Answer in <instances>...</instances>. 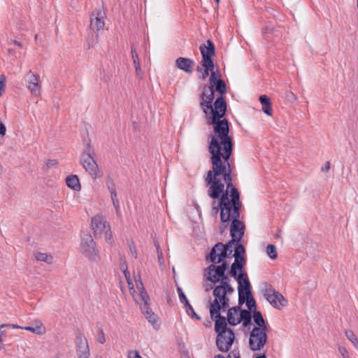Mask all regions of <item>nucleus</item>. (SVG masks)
I'll return each instance as SVG.
<instances>
[{
	"mask_svg": "<svg viewBox=\"0 0 358 358\" xmlns=\"http://www.w3.org/2000/svg\"><path fill=\"white\" fill-rule=\"evenodd\" d=\"M208 123L213 125L215 132L208 147L212 169L216 176L222 174L224 178L228 177L229 170H231L229 159L233 150L232 138L229 135V122L225 118L215 120L210 118Z\"/></svg>",
	"mask_w": 358,
	"mask_h": 358,
	"instance_id": "obj_1",
	"label": "nucleus"
},
{
	"mask_svg": "<svg viewBox=\"0 0 358 358\" xmlns=\"http://www.w3.org/2000/svg\"><path fill=\"white\" fill-rule=\"evenodd\" d=\"M205 182L210 185L208 189V195L210 197L215 199L221 196L218 203L216 201L212 203L213 213L217 215L220 210L221 221H229L233 209L231 191L238 190L232 183L231 170H229L228 177L224 178L222 174L216 176L212 169L207 172Z\"/></svg>",
	"mask_w": 358,
	"mask_h": 358,
	"instance_id": "obj_2",
	"label": "nucleus"
},
{
	"mask_svg": "<svg viewBox=\"0 0 358 358\" xmlns=\"http://www.w3.org/2000/svg\"><path fill=\"white\" fill-rule=\"evenodd\" d=\"M234 292V289L229 283L221 282L220 285L216 286L213 292L215 297L210 306V314L211 319L218 318L221 315V310H225L229 306V296Z\"/></svg>",
	"mask_w": 358,
	"mask_h": 358,
	"instance_id": "obj_3",
	"label": "nucleus"
},
{
	"mask_svg": "<svg viewBox=\"0 0 358 358\" xmlns=\"http://www.w3.org/2000/svg\"><path fill=\"white\" fill-rule=\"evenodd\" d=\"M215 320V331L217 333L216 345L221 352H227L231 348L234 338V331L227 327V319L222 315Z\"/></svg>",
	"mask_w": 358,
	"mask_h": 358,
	"instance_id": "obj_4",
	"label": "nucleus"
},
{
	"mask_svg": "<svg viewBox=\"0 0 358 358\" xmlns=\"http://www.w3.org/2000/svg\"><path fill=\"white\" fill-rule=\"evenodd\" d=\"M231 197H232L233 209L230 218V220H232L230 227V235L231 238L241 241L244 235L245 225L243 222L238 220L240 217V209L242 206L238 191L232 189Z\"/></svg>",
	"mask_w": 358,
	"mask_h": 358,
	"instance_id": "obj_5",
	"label": "nucleus"
},
{
	"mask_svg": "<svg viewBox=\"0 0 358 358\" xmlns=\"http://www.w3.org/2000/svg\"><path fill=\"white\" fill-rule=\"evenodd\" d=\"M79 250L90 261L97 262L99 259V251L96 248V243L89 234L82 235Z\"/></svg>",
	"mask_w": 358,
	"mask_h": 358,
	"instance_id": "obj_6",
	"label": "nucleus"
},
{
	"mask_svg": "<svg viewBox=\"0 0 358 358\" xmlns=\"http://www.w3.org/2000/svg\"><path fill=\"white\" fill-rule=\"evenodd\" d=\"M268 329L253 328L250 334L249 348L252 351H260L268 342L267 331Z\"/></svg>",
	"mask_w": 358,
	"mask_h": 358,
	"instance_id": "obj_7",
	"label": "nucleus"
},
{
	"mask_svg": "<svg viewBox=\"0 0 358 358\" xmlns=\"http://www.w3.org/2000/svg\"><path fill=\"white\" fill-rule=\"evenodd\" d=\"M213 263L208 267L207 279L214 284L220 281L229 283L230 280L225 274L227 268L226 262H221L219 266Z\"/></svg>",
	"mask_w": 358,
	"mask_h": 358,
	"instance_id": "obj_8",
	"label": "nucleus"
},
{
	"mask_svg": "<svg viewBox=\"0 0 358 358\" xmlns=\"http://www.w3.org/2000/svg\"><path fill=\"white\" fill-rule=\"evenodd\" d=\"M264 296L270 304L275 308L280 309L287 303V300L278 292L275 291L271 285H268L264 291Z\"/></svg>",
	"mask_w": 358,
	"mask_h": 358,
	"instance_id": "obj_9",
	"label": "nucleus"
},
{
	"mask_svg": "<svg viewBox=\"0 0 358 358\" xmlns=\"http://www.w3.org/2000/svg\"><path fill=\"white\" fill-rule=\"evenodd\" d=\"M26 86L34 96H40L41 94V85L39 84V76L29 71L24 76Z\"/></svg>",
	"mask_w": 358,
	"mask_h": 358,
	"instance_id": "obj_10",
	"label": "nucleus"
},
{
	"mask_svg": "<svg viewBox=\"0 0 358 358\" xmlns=\"http://www.w3.org/2000/svg\"><path fill=\"white\" fill-rule=\"evenodd\" d=\"M76 353L78 358H89L90 348L87 340L81 331L76 334Z\"/></svg>",
	"mask_w": 358,
	"mask_h": 358,
	"instance_id": "obj_11",
	"label": "nucleus"
},
{
	"mask_svg": "<svg viewBox=\"0 0 358 358\" xmlns=\"http://www.w3.org/2000/svg\"><path fill=\"white\" fill-rule=\"evenodd\" d=\"M227 111V103L224 100L222 96H218L213 106L211 105V108L208 109V113L211 115L210 118H213L215 120L217 118H222Z\"/></svg>",
	"mask_w": 358,
	"mask_h": 358,
	"instance_id": "obj_12",
	"label": "nucleus"
},
{
	"mask_svg": "<svg viewBox=\"0 0 358 358\" xmlns=\"http://www.w3.org/2000/svg\"><path fill=\"white\" fill-rule=\"evenodd\" d=\"M228 255L227 249L224 248V244L220 242L216 243L212 248L209 255L210 261L213 264H220L224 262L225 258Z\"/></svg>",
	"mask_w": 358,
	"mask_h": 358,
	"instance_id": "obj_13",
	"label": "nucleus"
},
{
	"mask_svg": "<svg viewBox=\"0 0 358 358\" xmlns=\"http://www.w3.org/2000/svg\"><path fill=\"white\" fill-rule=\"evenodd\" d=\"M200 98L201 99L200 106L203 109V112L207 115L208 114V109L211 108L212 102L214 99V89H212V87L205 85Z\"/></svg>",
	"mask_w": 358,
	"mask_h": 358,
	"instance_id": "obj_14",
	"label": "nucleus"
},
{
	"mask_svg": "<svg viewBox=\"0 0 358 358\" xmlns=\"http://www.w3.org/2000/svg\"><path fill=\"white\" fill-rule=\"evenodd\" d=\"M80 164L93 179L99 177V169L94 157L80 158Z\"/></svg>",
	"mask_w": 358,
	"mask_h": 358,
	"instance_id": "obj_15",
	"label": "nucleus"
},
{
	"mask_svg": "<svg viewBox=\"0 0 358 358\" xmlns=\"http://www.w3.org/2000/svg\"><path fill=\"white\" fill-rule=\"evenodd\" d=\"M199 49L202 55V62L208 66L213 63L211 59L212 56L215 55L213 43L210 40H207L206 44H201Z\"/></svg>",
	"mask_w": 358,
	"mask_h": 358,
	"instance_id": "obj_16",
	"label": "nucleus"
},
{
	"mask_svg": "<svg viewBox=\"0 0 358 358\" xmlns=\"http://www.w3.org/2000/svg\"><path fill=\"white\" fill-rule=\"evenodd\" d=\"M91 226L95 234H102L104 231H108L110 227L105 217L101 215L94 217L92 220Z\"/></svg>",
	"mask_w": 358,
	"mask_h": 358,
	"instance_id": "obj_17",
	"label": "nucleus"
},
{
	"mask_svg": "<svg viewBox=\"0 0 358 358\" xmlns=\"http://www.w3.org/2000/svg\"><path fill=\"white\" fill-rule=\"evenodd\" d=\"M233 277L238 282V289H241L244 292H246L247 295H250L251 285L249 281L247 273L245 271H241V273H236V275Z\"/></svg>",
	"mask_w": 358,
	"mask_h": 358,
	"instance_id": "obj_18",
	"label": "nucleus"
},
{
	"mask_svg": "<svg viewBox=\"0 0 358 358\" xmlns=\"http://www.w3.org/2000/svg\"><path fill=\"white\" fill-rule=\"evenodd\" d=\"M209 82L210 85L208 86L212 87V89L218 92L220 96L226 93V84L222 79L217 78V75L215 72H212Z\"/></svg>",
	"mask_w": 358,
	"mask_h": 358,
	"instance_id": "obj_19",
	"label": "nucleus"
},
{
	"mask_svg": "<svg viewBox=\"0 0 358 358\" xmlns=\"http://www.w3.org/2000/svg\"><path fill=\"white\" fill-rule=\"evenodd\" d=\"M104 25L103 16L100 10L96 13V15L93 13L91 15L90 27L92 31L97 32V35L103 29Z\"/></svg>",
	"mask_w": 358,
	"mask_h": 358,
	"instance_id": "obj_20",
	"label": "nucleus"
},
{
	"mask_svg": "<svg viewBox=\"0 0 358 358\" xmlns=\"http://www.w3.org/2000/svg\"><path fill=\"white\" fill-rule=\"evenodd\" d=\"M135 282L136 284V287L139 290V294H136L134 295V299L137 303H141L142 302L149 301L150 298L148 295L145 289L143 287V284L141 280V276H138V280L136 279V276H135Z\"/></svg>",
	"mask_w": 358,
	"mask_h": 358,
	"instance_id": "obj_21",
	"label": "nucleus"
},
{
	"mask_svg": "<svg viewBox=\"0 0 358 358\" xmlns=\"http://www.w3.org/2000/svg\"><path fill=\"white\" fill-rule=\"evenodd\" d=\"M234 262L231 266L229 274L231 276H236V273H241L243 271V267L246 264V259L244 256H234Z\"/></svg>",
	"mask_w": 358,
	"mask_h": 358,
	"instance_id": "obj_22",
	"label": "nucleus"
},
{
	"mask_svg": "<svg viewBox=\"0 0 358 358\" xmlns=\"http://www.w3.org/2000/svg\"><path fill=\"white\" fill-rule=\"evenodd\" d=\"M141 306V310L145 315L146 319L150 322L155 328L159 327L158 324V317L155 315L148 306V301L142 302L139 303Z\"/></svg>",
	"mask_w": 358,
	"mask_h": 358,
	"instance_id": "obj_23",
	"label": "nucleus"
},
{
	"mask_svg": "<svg viewBox=\"0 0 358 358\" xmlns=\"http://www.w3.org/2000/svg\"><path fill=\"white\" fill-rule=\"evenodd\" d=\"M176 66L187 73H192L194 62L189 58L179 57L176 60Z\"/></svg>",
	"mask_w": 358,
	"mask_h": 358,
	"instance_id": "obj_24",
	"label": "nucleus"
},
{
	"mask_svg": "<svg viewBox=\"0 0 358 358\" xmlns=\"http://www.w3.org/2000/svg\"><path fill=\"white\" fill-rule=\"evenodd\" d=\"M239 312L240 307L238 306H235L228 310L227 322L230 325L235 326L240 323V320L238 319Z\"/></svg>",
	"mask_w": 358,
	"mask_h": 358,
	"instance_id": "obj_25",
	"label": "nucleus"
},
{
	"mask_svg": "<svg viewBox=\"0 0 358 358\" xmlns=\"http://www.w3.org/2000/svg\"><path fill=\"white\" fill-rule=\"evenodd\" d=\"M66 185L71 189L79 192L81 189V185L78 177L76 175L69 176L66 178Z\"/></svg>",
	"mask_w": 358,
	"mask_h": 358,
	"instance_id": "obj_26",
	"label": "nucleus"
},
{
	"mask_svg": "<svg viewBox=\"0 0 358 358\" xmlns=\"http://www.w3.org/2000/svg\"><path fill=\"white\" fill-rule=\"evenodd\" d=\"M108 189L110 194L111 200L113 201V206L116 210V213L118 214L120 211V203L117 199V192L115 184L113 182L108 183Z\"/></svg>",
	"mask_w": 358,
	"mask_h": 358,
	"instance_id": "obj_27",
	"label": "nucleus"
},
{
	"mask_svg": "<svg viewBox=\"0 0 358 358\" xmlns=\"http://www.w3.org/2000/svg\"><path fill=\"white\" fill-rule=\"evenodd\" d=\"M259 101L262 105V110L266 115L271 116L273 113L270 99L266 95H262L259 96Z\"/></svg>",
	"mask_w": 358,
	"mask_h": 358,
	"instance_id": "obj_28",
	"label": "nucleus"
},
{
	"mask_svg": "<svg viewBox=\"0 0 358 358\" xmlns=\"http://www.w3.org/2000/svg\"><path fill=\"white\" fill-rule=\"evenodd\" d=\"M131 57L135 67L136 74L138 78H142L143 72L141 68L138 55L136 51V49L134 47L131 48Z\"/></svg>",
	"mask_w": 358,
	"mask_h": 358,
	"instance_id": "obj_29",
	"label": "nucleus"
},
{
	"mask_svg": "<svg viewBox=\"0 0 358 358\" xmlns=\"http://www.w3.org/2000/svg\"><path fill=\"white\" fill-rule=\"evenodd\" d=\"M253 320L257 325L254 328H262L264 329H268L266 323L263 318L262 313L259 311L255 310L253 313Z\"/></svg>",
	"mask_w": 358,
	"mask_h": 358,
	"instance_id": "obj_30",
	"label": "nucleus"
},
{
	"mask_svg": "<svg viewBox=\"0 0 358 358\" xmlns=\"http://www.w3.org/2000/svg\"><path fill=\"white\" fill-rule=\"evenodd\" d=\"M201 64H202V67L198 66L197 71L201 72V76L200 78L202 80H205L207 78V76L209 75V72H210V74L212 73V72H215L214 71V64L213 63H212L209 66L207 64L205 65V63H203V62H202Z\"/></svg>",
	"mask_w": 358,
	"mask_h": 358,
	"instance_id": "obj_31",
	"label": "nucleus"
},
{
	"mask_svg": "<svg viewBox=\"0 0 358 358\" xmlns=\"http://www.w3.org/2000/svg\"><path fill=\"white\" fill-rule=\"evenodd\" d=\"M238 319L240 322L243 321V325L248 327L251 322V313L248 310H241L240 308Z\"/></svg>",
	"mask_w": 358,
	"mask_h": 358,
	"instance_id": "obj_32",
	"label": "nucleus"
},
{
	"mask_svg": "<svg viewBox=\"0 0 358 358\" xmlns=\"http://www.w3.org/2000/svg\"><path fill=\"white\" fill-rule=\"evenodd\" d=\"M22 329L31 331L38 335H42L45 332V329L40 321L36 322L35 327L27 326L22 327Z\"/></svg>",
	"mask_w": 358,
	"mask_h": 358,
	"instance_id": "obj_33",
	"label": "nucleus"
},
{
	"mask_svg": "<svg viewBox=\"0 0 358 358\" xmlns=\"http://www.w3.org/2000/svg\"><path fill=\"white\" fill-rule=\"evenodd\" d=\"M34 257L36 260L46 262L47 264H51L53 260V257L50 255H47L43 252H36L34 254Z\"/></svg>",
	"mask_w": 358,
	"mask_h": 358,
	"instance_id": "obj_34",
	"label": "nucleus"
},
{
	"mask_svg": "<svg viewBox=\"0 0 358 358\" xmlns=\"http://www.w3.org/2000/svg\"><path fill=\"white\" fill-rule=\"evenodd\" d=\"M94 155H95V152H94V148L90 144H87L85 147L84 152L81 155L80 158H86V157H94Z\"/></svg>",
	"mask_w": 358,
	"mask_h": 358,
	"instance_id": "obj_35",
	"label": "nucleus"
},
{
	"mask_svg": "<svg viewBox=\"0 0 358 358\" xmlns=\"http://www.w3.org/2000/svg\"><path fill=\"white\" fill-rule=\"evenodd\" d=\"M266 253L268 257L272 259H275L277 258L278 254L276 251V248L274 245H268L266 247Z\"/></svg>",
	"mask_w": 358,
	"mask_h": 358,
	"instance_id": "obj_36",
	"label": "nucleus"
},
{
	"mask_svg": "<svg viewBox=\"0 0 358 358\" xmlns=\"http://www.w3.org/2000/svg\"><path fill=\"white\" fill-rule=\"evenodd\" d=\"M239 241H236V238H231V240L228 241L226 244H224V248L227 249V253L230 255L233 252V248L235 245V243H239Z\"/></svg>",
	"mask_w": 358,
	"mask_h": 358,
	"instance_id": "obj_37",
	"label": "nucleus"
},
{
	"mask_svg": "<svg viewBox=\"0 0 358 358\" xmlns=\"http://www.w3.org/2000/svg\"><path fill=\"white\" fill-rule=\"evenodd\" d=\"M347 338L353 343L354 346L358 349V340L355 334L351 330L345 331Z\"/></svg>",
	"mask_w": 358,
	"mask_h": 358,
	"instance_id": "obj_38",
	"label": "nucleus"
},
{
	"mask_svg": "<svg viewBox=\"0 0 358 358\" xmlns=\"http://www.w3.org/2000/svg\"><path fill=\"white\" fill-rule=\"evenodd\" d=\"M245 254V250L242 244H238L234 250V256H244Z\"/></svg>",
	"mask_w": 358,
	"mask_h": 358,
	"instance_id": "obj_39",
	"label": "nucleus"
},
{
	"mask_svg": "<svg viewBox=\"0 0 358 358\" xmlns=\"http://www.w3.org/2000/svg\"><path fill=\"white\" fill-rule=\"evenodd\" d=\"M248 299L246 301V306L248 308V310L251 311L252 308H255V300L254 299L252 293L250 292V295H247Z\"/></svg>",
	"mask_w": 358,
	"mask_h": 358,
	"instance_id": "obj_40",
	"label": "nucleus"
},
{
	"mask_svg": "<svg viewBox=\"0 0 358 358\" xmlns=\"http://www.w3.org/2000/svg\"><path fill=\"white\" fill-rule=\"evenodd\" d=\"M186 312L189 316H190L192 318H195L197 320H201V317L199 316L194 311V308L192 306H189L187 309Z\"/></svg>",
	"mask_w": 358,
	"mask_h": 358,
	"instance_id": "obj_41",
	"label": "nucleus"
},
{
	"mask_svg": "<svg viewBox=\"0 0 358 358\" xmlns=\"http://www.w3.org/2000/svg\"><path fill=\"white\" fill-rule=\"evenodd\" d=\"M215 358H224V357L222 355H217ZM227 358H241L239 351L234 350L229 354Z\"/></svg>",
	"mask_w": 358,
	"mask_h": 358,
	"instance_id": "obj_42",
	"label": "nucleus"
},
{
	"mask_svg": "<svg viewBox=\"0 0 358 358\" xmlns=\"http://www.w3.org/2000/svg\"><path fill=\"white\" fill-rule=\"evenodd\" d=\"M285 97L286 99L290 103H294L297 100L296 96L291 91L286 92Z\"/></svg>",
	"mask_w": 358,
	"mask_h": 358,
	"instance_id": "obj_43",
	"label": "nucleus"
},
{
	"mask_svg": "<svg viewBox=\"0 0 358 358\" xmlns=\"http://www.w3.org/2000/svg\"><path fill=\"white\" fill-rule=\"evenodd\" d=\"M238 301L240 304H243L245 301L246 302L248 296H246V292H244L241 289H238Z\"/></svg>",
	"mask_w": 358,
	"mask_h": 358,
	"instance_id": "obj_44",
	"label": "nucleus"
},
{
	"mask_svg": "<svg viewBox=\"0 0 358 358\" xmlns=\"http://www.w3.org/2000/svg\"><path fill=\"white\" fill-rule=\"evenodd\" d=\"M338 351L341 353L343 358H349V355L345 348L340 346L338 348Z\"/></svg>",
	"mask_w": 358,
	"mask_h": 358,
	"instance_id": "obj_45",
	"label": "nucleus"
},
{
	"mask_svg": "<svg viewBox=\"0 0 358 358\" xmlns=\"http://www.w3.org/2000/svg\"><path fill=\"white\" fill-rule=\"evenodd\" d=\"M104 234L105 240L108 242H110L112 239V234L110 231V227H109V230H106L103 233Z\"/></svg>",
	"mask_w": 358,
	"mask_h": 358,
	"instance_id": "obj_46",
	"label": "nucleus"
},
{
	"mask_svg": "<svg viewBox=\"0 0 358 358\" xmlns=\"http://www.w3.org/2000/svg\"><path fill=\"white\" fill-rule=\"evenodd\" d=\"M155 245H156V248H157V256H158L159 262L160 264H162L163 262L162 252L160 250V248H159V245L158 243H155Z\"/></svg>",
	"mask_w": 358,
	"mask_h": 358,
	"instance_id": "obj_47",
	"label": "nucleus"
},
{
	"mask_svg": "<svg viewBox=\"0 0 358 358\" xmlns=\"http://www.w3.org/2000/svg\"><path fill=\"white\" fill-rule=\"evenodd\" d=\"M128 284V287L130 291L131 294L134 296V294L136 293V290L134 289V284L131 281V279L129 280V281H127Z\"/></svg>",
	"mask_w": 358,
	"mask_h": 358,
	"instance_id": "obj_48",
	"label": "nucleus"
},
{
	"mask_svg": "<svg viewBox=\"0 0 358 358\" xmlns=\"http://www.w3.org/2000/svg\"><path fill=\"white\" fill-rule=\"evenodd\" d=\"M97 340L101 344L105 343V341H106L105 336H104V334L102 330H100L99 334L98 335Z\"/></svg>",
	"mask_w": 358,
	"mask_h": 358,
	"instance_id": "obj_49",
	"label": "nucleus"
},
{
	"mask_svg": "<svg viewBox=\"0 0 358 358\" xmlns=\"http://www.w3.org/2000/svg\"><path fill=\"white\" fill-rule=\"evenodd\" d=\"M177 291L178 293L180 301H183V300L185 299L187 297L185 296V294L183 293L182 289L180 287H178Z\"/></svg>",
	"mask_w": 358,
	"mask_h": 358,
	"instance_id": "obj_50",
	"label": "nucleus"
},
{
	"mask_svg": "<svg viewBox=\"0 0 358 358\" xmlns=\"http://www.w3.org/2000/svg\"><path fill=\"white\" fill-rule=\"evenodd\" d=\"M128 358H142L137 351L130 352Z\"/></svg>",
	"mask_w": 358,
	"mask_h": 358,
	"instance_id": "obj_51",
	"label": "nucleus"
},
{
	"mask_svg": "<svg viewBox=\"0 0 358 358\" xmlns=\"http://www.w3.org/2000/svg\"><path fill=\"white\" fill-rule=\"evenodd\" d=\"M6 128L5 125L2 122H0V135L1 136H4L6 135Z\"/></svg>",
	"mask_w": 358,
	"mask_h": 358,
	"instance_id": "obj_52",
	"label": "nucleus"
},
{
	"mask_svg": "<svg viewBox=\"0 0 358 358\" xmlns=\"http://www.w3.org/2000/svg\"><path fill=\"white\" fill-rule=\"evenodd\" d=\"M57 163V160L55 159H49L47 162H46V166L48 167H51V166H53L55 165H56Z\"/></svg>",
	"mask_w": 358,
	"mask_h": 358,
	"instance_id": "obj_53",
	"label": "nucleus"
},
{
	"mask_svg": "<svg viewBox=\"0 0 358 358\" xmlns=\"http://www.w3.org/2000/svg\"><path fill=\"white\" fill-rule=\"evenodd\" d=\"M123 273L127 281H129V280H131V276L127 268H124Z\"/></svg>",
	"mask_w": 358,
	"mask_h": 358,
	"instance_id": "obj_54",
	"label": "nucleus"
},
{
	"mask_svg": "<svg viewBox=\"0 0 358 358\" xmlns=\"http://www.w3.org/2000/svg\"><path fill=\"white\" fill-rule=\"evenodd\" d=\"M330 169V162H327L324 164V166L321 168L322 171H328Z\"/></svg>",
	"mask_w": 358,
	"mask_h": 358,
	"instance_id": "obj_55",
	"label": "nucleus"
},
{
	"mask_svg": "<svg viewBox=\"0 0 358 358\" xmlns=\"http://www.w3.org/2000/svg\"><path fill=\"white\" fill-rule=\"evenodd\" d=\"M130 251L132 254V255L136 258L137 257V250L136 248L134 245H130Z\"/></svg>",
	"mask_w": 358,
	"mask_h": 358,
	"instance_id": "obj_56",
	"label": "nucleus"
},
{
	"mask_svg": "<svg viewBox=\"0 0 358 358\" xmlns=\"http://www.w3.org/2000/svg\"><path fill=\"white\" fill-rule=\"evenodd\" d=\"M120 267H121V268L122 269L123 271H124V268H127V264H126L125 261L121 260Z\"/></svg>",
	"mask_w": 358,
	"mask_h": 358,
	"instance_id": "obj_57",
	"label": "nucleus"
},
{
	"mask_svg": "<svg viewBox=\"0 0 358 358\" xmlns=\"http://www.w3.org/2000/svg\"><path fill=\"white\" fill-rule=\"evenodd\" d=\"M182 303H184L185 306V308L187 309V308L189 306H191L187 300V299L186 298L185 299L183 300V301H180Z\"/></svg>",
	"mask_w": 358,
	"mask_h": 358,
	"instance_id": "obj_58",
	"label": "nucleus"
},
{
	"mask_svg": "<svg viewBox=\"0 0 358 358\" xmlns=\"http://www.w3.org/2000/svg\"><path fill=\"white\" fill-rule=\"evenodd\" d=\"M4 327V324L0 326V338H1V336H5V331L1 330V329L3 328Z\"/></svg>",
	"mask_w": 358,
	"mask_h": 358,
	"instance_id": "obj_59",
	"label": "nucleus"
},
{
	"mask_svg": "<svg viewBox=\"0 0 358 358\" xmlns=\"http://www.w3.org/2000/svg\"><path fill=\"white\" fill-rule=\"evenodd\" d=\"M4 84L2 81H0V96L2 94L3 91Z\"/></svg>",
	"mask_w": 358,
	"mask_h": 358,
	"instance_id": "obj_60",
	"label": "nucleus"
},
{
	"mask_svg": "<svg viewBox=\"0 0 358 358\" xmlns=\"http://www.w3.org/2000/svg\"><path fill=\"white\" fill-rule=\"evenodd\" d=\"M13 43L14 45H17V46L20 47V48H22V43H21L20 42H19V41H16V40H13Z\"/></svg>",
	"mask_w": 358,
	"mask_h": 358,
	"instance_id": "obj_61",
	"label": "nucleus"
},
{
	"mask_svg": "<svg viewBox=\"0 0 358 358\" xmlns=\"http://www.w3.org/2000/svg\"><path fill=\"white\" fill-rule=\"evenodd\" d=\"M256 358H266V355L264 354H263L262 355L257 357Z\"/></svg>",
	"mask_w": 358,
	"mask_h": 358,
	"instance_id": "obj_62",
	"label": "nucleus"
},
{
	"mask_svg": "<svg viewBox=\"0 0 358 358\" xmlns=\"http://www.w3.org/2000/svg\"><path fill=\"white\" fill-rule=\"evenodd\" d=\"M8 53H9L10 55H13V52H13V50L12 49H8Z\"/></svg>",
	"mask_w": 358,
	"mask_h": 358,
	"instance_id": "obj_63",
	"label": "nucleus"
},
{
	"mask_svg": "<svg viewBox=\"0 0 358 358\" xmlns=\"http://www.w3.org/2000/svg\"><path fill=\"white\" fill-rule=\"evenodd\" d=\"M135 276H136V279L138 280V276H140V275L138 273V274H134V278H135Z\"/></svg>",
	"mask_w": 358,
	"mask_h": 358,
	"instance_id": "obj_64",
	"label": "nucleus"
}]
</instances>
